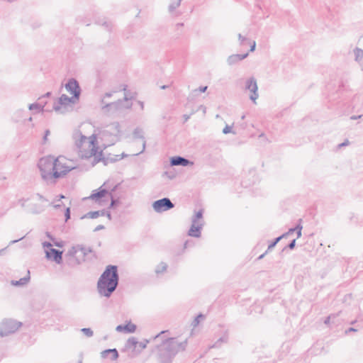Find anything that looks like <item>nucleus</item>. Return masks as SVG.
<instances>
[{
  "label": "nucleus",
  "mask_w": 363,
  "mask_h": 363,
  "mask_svg": "<svg viewBox=\"0 0 363 363\" xmlns=\"http://www.w3.org/2000/svg\"><path fill=\"white\" fill-rule=\"evenodd\" d=\"M73 138L80 157L89 159L94 156L95 159L98 158L97 162L102 160L104 164L106 165L108 164V159L101 157V151L97 155L98 146L95 135H93L87 138L82 135L80 131H76L73 134Z\"/></svg>",
  "instance_id": "nucleus-1"
},
{
  "label": "nucleus",
  "mask_w": 363,
  "mask_h": 363,
  "mask_svg": "<svg viewBox=\"0 0 363 363\" xmlns=\"http://www.w3.org/2000/svg\"><path fill=\"white\" fill-rule=\"evenodd\" d=\"M119 281L118 267L108 265L101 274L97 283V289L100 295L109 298L117 289Z\"/></svg>",
  "instance_id": "nucleus-2"
},
{
  "label": "nucleus",
  "mask_w": 363,
  "mask_h": 363,
  "mask_svg": "<svg viewBox=\"0 0 363 363\" xmlns=\"http://www.w3.org/2000/svg\"><path fill=\"white\" fill-rule=\"evenodd\" d=\"M187 345V340L179 342L176 338L169 337L162 341L158 347L157 361L159 363H172L175 356L184 351Z\"/></svg>",
  "instance_id": "nucleus-3"
},
{
  "label": "nucleus",
  "mask_w": 363,
  "mask_h": 363,
  "mask_svg": "<svg viewBox=\"0 0 363 363\" xmlns=\"http://www.w3.org/2000/svg\"><path fill=\"white\" fill-rule=\"evenodd\" d=\"M43 180L47 184L53 185L52 172L55 170V157L49 155L42 157L38 164Z\"/></svg>",
  "instance_id": "nucleus-4"
},
{
  "label": "nucleus",
  "mask_w": 363,
  "mask_h": 363,
  "mask_svg": "<svg viewBox=\"0 0 363 363\" xmlns=\"http://www.w3.org/2000/svg\"><path fill=\"white\" fill-rule=\"evenodd\" d=\"M72 169L67 165L65 157L60 156L55 158V170L52 172L53 185L56 184L57 179L65 176Z\"/></svg>",
  "instance_id": "nucleus-5"
},
{
  "label": "nucleus",
  "mask_w": 363,
  "mask_h": 363,
  "mask_svg": "<svg viewBox=\"0 0 363 363\" xmlns=\"http://www.w3.org/2000/svg\"><path fill=\"white\" fill-rule=\"evenodd\" d=\"M22 323L13 319H4L0 324V336L4 337L15 333Z\"/></svg>",
  "instance_id": "nucleus-6"
},
{
  "label": "nucleus",
  "mask_w": 363,
  "mask_h": 363,
  "mask_svg": "<svg viewBox=\"0 0 363 363\" xmlns=\"http://www.w3.org/2000/svg\"><path fill=\"white\" fill-rule=\"evenodd\" d=\"M92 252L91 247H86L85 246L77 245L72 247L68 251V255L72 257H76L77 264H79L82 262L86 260V257Z\"/></svg>",
  "instance_id": "nucleus-7"
},
{
  "label": "nucleus",
  "mask_w": 363,
  "mask_h": 363,
  "mask_svg": "<svg viewBox=\"0 0 363 363\" xmlns=\"http://www.w3.org/2000/svg\"><path fill=\"white\" fill-rule=\"evenodd\" d=\"M174 207V204L169 198H162L153 202L152 208L157 213H162Z\"/></svg>",
  "instance_id": "nucleus-8"
},
{
  "label": "nucleus",
  "mask_w": 363,
  "mask_h": 363,
  "mask_svg": "<svg viewBox=\"0 0 363 363\" xmlns=\"http://www.w3.org/2000/svg\"><path fill=\"white\" fill-rule=\"evenodd\" d=\"M78 99H74V96L69 97L66 94H62L57 102L53 104V110L56 112H61L62 106L65 108L69 104H75Z\"/></svg>",
  "instance_id": "nucleus-9"
},
{
  "label": "nucleus",
  "mask_w": 363,
  "mask_h": 363,
  "mask_svg": "<svg viewBox=\"0 0 363 363\" xmlns=\"http://www.w3.org/2000/svg\"><path fill=\"white\" fill-rule=\"evenodd\" d=\"M101 104H104L102 106V110L105 112H115L118 111H122L123 109H125L124 108L123 101L121 99H118L116 101L112 102V103H105L104 99H101Z\"/></svg>",
  "instance_id": "nucleus-10"
},
{
  "label": "nucleus",
  "mask_w": 363,
  "mask_h": 363,
  "mask_svg": "<svg viewBox=\"0 0 363 363\" xmlns=\"http://www.w3.org/2000/svg\"><path fill=\"white\" fill-rule=\"evenodd\" d=\"M65 89L67 91L72 94L74 99L79 100L81 94V89L78 82L75 79H69L67 83L65 84Z\"/></svg>",
  "instance_id": "nucleus-11"
},
{
  "label": "nucleus",
  "mask_w": 363,
  "mask_h": 363,
  "mask_svg": "<svg viewBox=\"0 0 363 363\" xmlns=\"http://www.w3.org/2000/svg\"><path fill=\"white\" fill-rule=\"evenodd\" d=\"M245 89L251 92L250 99L255 103L256 99L259 97V94L257 93V81L254 77H250L246 81Z\"/></svg>",
  "instance_id": "nucleus-12"
},
{
  "label": "nucleus",
  "mask_w": 363,
  "mask_h": 363,
  "mask_svg": "<svg viewBox=\"0 0 363 363\" xmlns=\"http://www.w3.org/2000/svg\"><path fill=\"white\" fill-rule=\"evenodd\" d=\"M106 185V182H104V184L98 189L93 191L92 194L87 199L100 203L101 201V199L106 196H108V194L110 193L109 190L104 188Z\"/></svg>",
  "instance_id": "nucleus-13"
},
{
  "label": "nucleus",
  "mask_w": 363,
  "mask_h": 363,
  "mask_svg": "<svg viewBox=\"0 0 363 363\" xmlns=\"http://www.w3.org/2000/svg\"><path fill=\"white\" fill-rule=\"evenodd\" d=\"M45 257L47 259H52L57 264H61L62 262V251H60L55 248H50L45 251Z\"/></svg>",
  "instance_id": "nucleus-14"
},
{
  "label": "nucleus",
  "mask_w": 363,
  "mask_h": 363,
  "mask_svg": "<svg viewBox=\"0 0 363 363\" xmlns=\"http://www.w3.org/2000/svg\"><path fill=\"white\" fill-rule=\"evenodd\" d=\"M133 136L135 139H142L143 140L142 150L140 152L133 154V155H138L145 151V147H146V140L144 137L143 130L140 127L135 128L133 132Z\"/></svg>",
  "instance_id": "nucleus-15"
},
{
  "label": "nucleus",
  "mask_w": 363,
  "mask_h": 363,
  "mask_svg": "<svg viewBox=\"0 0 363 363\" xmlns=\"http://www.w3.org/2000/svg\"><path fill=\"white\" fill-rule=\"evenodd\" d=\"M203 223V220H201L200 223H192L189 230L188 235L191 237L199 238Z\"/></svg>",
  "instance_id": "nucleus-16"
},
{
  "label": "nucleus",
  "mask_w": 363,
  "mask_h": 363,
  "mask_svg": "<svg viewBox=\"0 0 363 363\" xmlns=\"http://www.w3.org/2000/svg\"><path fill=\"white\" fill-rule=\"evenodd\" d=\"M192 164L188 159L181 156H175L172 157L170 159V165L171 166H182L186 167L189 164Z\"/></svg>",
  "instance_id": "nucleus-17"
},
{
  "label": "nucleus",
  "mask_w": 363,
  "mask_h": 363,
  "mask_svg": "<svg viewBox=\"0 0 363 363\" xmlns=\"http://www.w3.org/2000/svg\"><path fill=\"white\" fill-rule=\"evenodd\" d=\"M248 56V53L240 55V54H235L231 55L228 57L227 62L229 65H233L239 62L242 61V60L245 59Z\"/></svg>",
  "instance_id": "nucleus-18"
},
{
  "label": "nucleus",
  "mask_w": 363,
  "mask_h": 363,
  "mask_svg": "<svg viewBox=\"0 0 363 363\" xmlns=\"http://www.w3.org/2000/svg\"><path fill=\"white\" fill-rule=\"evenodd\" d=\"M104 215H105V210L89 211V212L86 213V214L83 215L81 217V219H84V218L95 219V218H98L99 216H104Z\"/></svg>",
  "instance_id": "nucleus-19"
},
{
  "label": "nucleus",
  "mask_w": 363,
  "mask_h": 363,
  "mask_svg": "<svg viewBox=\"0 0 363 363\" xmlns=\"http://www.w3.org/2000/svg\"><path fill=\"white\" fill-rule=\"evenodd\" d=\"M126 87L127 86L125 85L123 88L125 96L123 99L121 100L123 101L124 108L125 109H129L132 107L133 105L132 102L130 101L133 99V96L127 91Z\"/></svg>",
  "instance_id": "nucleus-20"
},
{
  "label": "nucleus",
  "mask_w": 363,
  "mask_h": 363,
  "mask_svg": "<svg viewBox=\"0 0 363 363\" xmlns=\"http://www.w3.org/2000/svg\"><path fill=\"white\" fill-rule=\"evenodd\" d=\"M118 186V184L115 185L110 190V193L108 195V196L110 197V199H111V203H110L109 208H114L115 206H116L120 203L119 199H115L113 197V192H114L117 189Z\"/></svg>",
  "instance_id": "nucleus-21"
},
{
  "label": "nucleus",
  "mask_w": 363,
  "mask_h": 363,
  "mask_svg": "<svg viewBox=\"0 0 363 363\" xmlns=\"http://www.w3.org/2000/svg\"><path fill=\"white\" fill-rule=\"evenodd\" d=\"M138 344L139 342L138 341L137 338L135 337H131L126 341L125 347L128 350H134Z\"/></svg>",
  "instance_id": "nucleus-22"
},
{
  "label": "nucleus",
  "mask_w": 363,
  "mask_h": 363,
  "mask_svg": "<svg viewBox=\"0 0 363 363\" xmlns=\"http://www.w3.org/2000/svg\"><path fill=\"white\" fill-rule=\"evenodd\" d=\"M228 340V335L227 333H225L222 337L217 340L214 344L209 346V348H219L223 343H226Z\"/></svg>",
  "instance_id": "nucleus-23"
},
{
  "label": "nucleus",
  "mask_w": 363,
  "mask_h": 363,
  "mask_svg": "<svg viewBox=\"0 0 363 363\" xmlns=\"http://www.w3.org/2000/svg\"><path fill=\"white\" fill-rule=\"evenodd\" d=\"M354 59L359 65H363V50L356 48L354 50Z\"/></svg>",
  "instance_id": "nucleus-24"
},
{
  "label": "nucleus",
  "mask_w": 363,
  "mask_h": 363,
  "mask_svg": "<svg viewBox=\"0 0 363 363\" xmlns=\"http://www.w3.org/2000/svg\"><path fill=\"white\" fill-rule=\"evenodd\" d=\"M28 273L30 274V272L28 271ZM29 280H30V275L28 274L27 277H23L18 281H12L11 284L14 286H23V285H25L26 284H27Z\"/></svg>",
  "instance_id": "nucleus-25"
},
{
  "label": "nucleus",
  "mask_w": 363,
  "mask_h": 363,
  "mask_svg": "<svg viewBox=\"0 0 363 363\" xmlns=\"http://www.w3.org/2000/svg\"><path fill=\"white\" fill-rule=\"evenodd\" d=\"M108 127L110 128V130H112V133L116 135L121 133V126L118 122H113L111 123Z\"/></svg>",
  "instance_id": "nucleus-26"
},
{
  "label": "nucleus",
  "mask_w": 363,
  "mask_h": 363,
  "mask_svg": "<svg viewBox=\"0 0 363 363\" xmlns=\"http://www.w3.org/2000/svg\"><path fill=\"white\" fill-rule=\"evenodd\" d=\"M45 208L43 206L38 204H32L30 208L31 213L38 214L44 211Z\"/></svg>",
  "instance_id": "nucleus-27"
},
{
  "label": "nucleus",
  "mask_w": 363,
  "mask_h": 363,
  "mask_svg": "<svg viewBox=\"0 0 363 363\" xmlns=\"http://www.w3.org/2000/svg\"><path fill=\"white\" fill-rule=\"evenodd\" d=\"M203 211L200 209L199 211L196 213V214L193 216L191 219V223H200L202 220Z\"/></svg>",
  "instance_id": "nucleus-28"
},
{
  "label": "nucleus",
  "mask_w": 363,
  "mask_h": 363,
  "mask_svg": "<svg viewBox=\"0 0 363 363\" xmlns=\"http://www.w3.org/2000/svg\"><path fill=\"white\" fill-rule=\"evenodd\" d=\"M46 103H44V104H41L40 103H33L29 105L28 108L29 110H33L36 109L38 111H41L43 109V107Z\"/></svg>",
  "instance_id": "nucleus-29"
},
{
  "label": "nucleus",
  "mask_w": 363,
  "mask_h": 363,
  "mask_svg": "<svg viewBox=\"0 0 363 363\" xmlns=\"http://www.w3.org/2000/svg\"><path fill=\"white\" fill-rule=\"evenodd\" d=\"M167 269V264L164 262H161L155 269V273L159 274L165 272Z\"/></svg>",
  "instance_id": "nucleus-30"
},
{
  "label": "nucleus",
  "mask_w": 363,
  "mask_h": 363,
  "mask_svg": "<svg viewBox=\"0 0 363 363\" xmlns=\"http://www.w3.org/2000/svg\"><path fill=\"white\" fill-rule=\"evenodd\" d=\"M125 332L130 333H134L136 330V325L135 324H133L131 323H129L126 325H125Z\"/></svg>",
  "instance_id": "nucleus-31"
},
{
  "label": "nucleus",
  "mask_w": 363,
  "mask_h": 363,
  "mask_svg": "<svg viewBox=\"0 0 363 363\" xmlns=\"http://www.w3.org/2000/svg\"><path fill=\"white\" fill-rule=\"evenodd\" d=\"M301 219L299 220V223L295 227V232H296L297 238L301 236L302 225H301Z\"/></svg>",
  "instance_id": "nucleus-32"
},
{
  "label": "nucleus",
  "mask_w": 363,
  "mask_h": 363,
  "mask_svg": "<svg viewBox=\"0 0 363 363\" xmlns=\"http://www.w3.org/2000/svg\"><path fill=\"white\" fill-rule=\"evenodd\" d=\"M203 318L204 315L203 314L200 313L199 315H198L192 322L193 327H196L199 325L200 320Z\"/></svg>",
  "instance_id": "nucleus-33"
},
{
  "label": "nucleus",
  "mask_w": 363,
  "mask_h": 363,
  "mask_svg": "<svg viewBox=\"0 0 363 363\" xmlns=\"http://www.w3.org/2000/svg\"><path fill=\"white\" fill-rule=\"evenodd\" d=\"M238 38H239L240 45H245V43L247 44H251L250 40L249 39H247V38L243 37L240 33L238 34Z\"/></svg>",
  "instance_id": "nucleus-34"
},
{
  "label": "nucleus",
  "mask_w": 363,
  "mask_h": 363,
  "mask_svg": "<svg viewBox=\"0 0 363 363\" xmlns=\"http://www.w3.org/2000/svg\"><path fill=\"white\" fill-rule=\"evenodd\" d=\"M81 331L89 337L93 336L94 334L92 330L89 328H84L81 330Z\"/></svg>",
  "instance_id": "nucleus-35"
},
{
  "label": "nucleus",
  "mask_w": 363,
  "mask_h": 363,
  "mask_svg": "<svg viewBox=\"0 0 363 363\" xmlns=\"http://www.w3.org/2000/svg\"><path fill=\"white\" fill-rule=\"evenodd\" d=\"M109 351L111 352V360H116L118 357V352L116 349H109Z\"/></svg>",
  "instance_id": "nucleus-36"
},
{
  "label": "nucleus",
  "mask_w": 363,
  "mask_h": 363,
  "mask_svg": "<svg viewBox=\"0 0 363 363\" xmlns=\"http://www.w3.org/2000/svg\"><path fill=\"white\" fill-rule=\"evenodd\" d=\"M281 240L279 237L276 238L268 246L267 250H270L274 248L276 245Z\"/></svg>",
  "instance_id": "nucleus-37"
},
{
  "label": "nucleus",
  "mask_w": 363,
  "mask_h": 363,
  "mask_svg": "<svg viewBox=\"0 0 363 363\" xmlns=\"http://www.w3.org/2000/svg\"><path fill=\"white\" fill-rule=\"evenodd\" d=\"M101 25L108 31H110L112 28V24L111 22L104 21Z\"/></svg>",
  "instance_id": "nucleus-38"
},
{
  "label": "nucleus",
  "mask_w": 363,
  "mask_h": 363,
  "mask_svg": "<svg viewBox=\"0 0 363 363\" xmlns=\"http://www.w3.org/2000/svg\"><path fill=\"white\" fill-rule=\"evenodd\" d=\"M296 239H293L289 244L287 246H286L283 250H284L286 248H289L290 250H293L295 246H296Z\"/></svg>",
  "instance_id": "nucleus-39"
},
{
  "label": "nucleus",
  "mask_w": 363,
  "mask_h": 363,
  "mask_svg": "<svg viewBox=\"0 0 363 363\" xmlns=\"http://www.w3.org/2000/svg\"><path fill=\"white\" fill-rule=\"evenodd\" d=\"M65 221H67L70 218V208L67 207L65 212Z\"/></svg>",
  "instance_id": "nucleus-40"
},
{
  "label": "nucleus",
  "mask_w": 363,
  "mask_h": 363,
  "mask_svg": "<svg viewBox=\"0 0 363 363\" xmlns=\"http://www.w3.org/2000/svg\"><path fill=\"white\" fill-rule=\"evenodd\" d=\"M232 132V127L231 126H229V125H226L223 129V134H228V133H230Z\"/></svg>",
  "instance_id": "nucleus-41"
},
{
  "label": "nucleus",
  "mask_w": 363,
  "mask_h": 363,
  "mask_svg": "<svg viewBox=\"0 0 363 363\" xmlns=\"http://www.w3.org/2000/svg\"><path fill=\"white\" fill-rule=\"evenodd\" d=\"M164 175L167 176L170 179H172L175 177L174 172H164Z\"/></svg>",
  "instance_id": "nucleus-42"
},
{
  "label": "nucleus",
  "mask_w": 363,
  "mask_h": 363,
  "mask_svg": "<svg viewBox=\"0 0 363 363\" xmlns=\"http://www.w3.org/2000/svg\"><path fill=\"white\" fill-rule=\"evenodd\" d=\"M111 354V352L109 351V349L105 350L101 352V357L103 358H106L108 357V354Z\"/></svg>",
  "instance_id": "nucleus-43"
},
{
  "label": "nucleus",
  "mask_w": 363,
  "mask_h": 363,
  "mask_svg": "<svg viewBox=\"0 0 363 363\" xmlns=\"http://www.w3.org/2000/svg\"><path fill=\"white\" fill-rule=\"evenodd\" d=\"M125 325H118L116 327V330L117 332H122V331H125Z\"/></svg>",
  "instance_id": "nucleus-44"
},
{
  "label": "nucleus",
  "mask_w": 363,
  "mask_h": 363,
  "mask_svg": "<svg viewBox=\"0 0 363 363\" xmlns=\"http://www.w3.org/2000/svg\"><path fill=\"white\" fill-rule=\"evenodd\" d=\"M36 196L38 198V199L40 201H48V199H45L43 195H41L40 194L38 193L36 194Z\"/></svg>",
  "instance_id": "nucleus-45"
},
{
  "label": "nucleus",
  "mask_w": 363,
  "mask_h": 363,
  "mask_svg": "<svg viewBox=\"0 0 363 363\" xmlns=\"http://www.w3.org/2000/svg\"><path fill=\"white\" fill-rule=\"evenodd\" d=\"M50 132L49 130H46L45 131V135H44L43 138L44 143L46 142V140L48 139V136L50 135Z\"/></svg>",
  "instance_id": "nucleus-46"
},
{
  "label": "nucleus",
  "mask_w": 363,
  "mask_h": 363,
  "mask_svg": "<svg viewBox=\"0 0 363 363\" xmlns=\"http://www.w3.org/2000/svg\"><path fill=\"white\" fill-rule=\"evenodd\" d=\"M104 228H105V226H104V225H97V226L94 228V232H97V231H99V230H104Z\"/></svg>",
  "instance_id": "nucleus-47"
},
{
  "label": "nucleus",
  "mask_w": 363,
  "mask_h": 363,
  "mask_svg": "<svg viewBox=\"0 0 363 363\" xmlns=\"http://www.w3.org/2000/svg\"><path fill=\"white\" fill-rule=\"evenodd\" d=\"M43 246L44 247H47V248H49V249L52 248V244L50 242H47V241L43 242Z\"/></svg>",
  "instance_id": "nucleus-48"
},
{
  "label": "nucleus",
  "mask_w": 363,
  "mask_h": 363,
  "mask_svg": "<svg viewBox=\"0 0 363 363\" xmlns=\"http://www.w3.org/2000/svg\"><path fill=\"white\" fill-rule=\"evenodd\" d=\"M147 342H148V341H147L146 342H139V344L138 345H139L141 350H143L146 347Z\"/></svg>",
  "instance_id": "nucleus-49"
},
{
  "label": "nucleus",
  "mask_w": 363,
  "mask_h": 363,
  "mask_svg": "<svg viewBox=\"0 0 363 363\" xmlns=\"http://www.w3.org/2000/svg\"><path fill=\"white\" fill-rule=\"evenodd\" d=\"M28 201V199H20L19 200V203L21 204V206L22 207H25L26 206V202Z\"/></svg>",
  "instance_id": "nucleus-50"
},
{
  "label": "nucleus",
  "mask_w": 363,
  "mask_h": 363,
  "mask_svg": "<svg viewBox=\"0 0 363 363\" xmlns=\"http://www.w3.org/2000/svg\"><path fill=\"white\" fill-rule=\"evenodd\" d=\"M207 89H208V86H200L198 90L200 92H205L207 90Z\"/></svg>",
  "instance_id": "nucleus-51"
},
{
  "label": "nucleus",
  "mask_w": 363,
  "mask_h": 363,
  "mask_svg": "<svg viewBox=\"0 0 363 363\" xmlns=\"http://www.w3.org/2000/svg\"><path fill=\"white\" fill-rule=\"evenodd\" d=\"M54 245L58 247H62L64 246L63 242H55Z\"/></svg>",
  "instance_id": "nucleus-52"
},
{
  "label": "nucleus",
  "mask_w": 363,
  "mask_h": 363,
  "mask_svg": "<svg viewBox=\"0 0 363 363\" xmlns=\"http://www.w3.org/2000/svg\"><path fill=\"white\" fill-rule=\"evenodd\" d=\"M290 235H291V234L289 233V231H287L286 233H285L282 234L281 235H280V236H279V238H281V240L282 238H287V237H288V236H289Z\"/></svg>",
  "instance_id": "nucleus-53"
},
{
  "label": "nucleus",
  "mask_w": 363,
  "mask_h": 363,
  "mask_svg": "<svg viewBox=\"0 0 363 363\" xmlns=\"http://www.w3.org/2000/svg\"><path fill=\"white\" fill-rule=\"evenodd\" d=\"M290 235H291V234L289 233V231H287L286 233H285L282 234L281 235H280V236H279V238H281V240L282 238H287V237H288V236H289Z\"/></svg>",
  "instance_id": "nucleus-54"
},
{
  "label": "nucleus",
  "mask_w": 363,
  "mask_h": 363,
  "mask_svg": "<svg viewBox=\"0 0 363 363\" xmlns=\"http://www.w3.org/2000/svg\"><path fill=\"white\" fill-rule=\"evenodd\" d=\"M256 43L255 41H253L252 45H250V52H253L255 50Z\"/></svg>",
  "instance_id": "nucleus-55"
},
{
  "label": "nucleus",
  "mask_w": 363,
  "mask_h": 363,
  "mask_svg": "<svg viewBox=\"0 0 363 363\" xmlns=\"http://www.w3.org/2000/svg\"><path fill=\"white\" fill-rule=\"evenodd\" d=\"M126 156H127L126 155H125L124 153H123V154L121 155V157H120V158H117V159H111L110 160H111V162H115V161H117V160H121L122 158H123V157H126Z\"/></svg>",
  "instance_id": "nucleus-56"
},
{
  "label": "nucleus",
  "mask_w": 363,
  "mask_h": 363,
  "mask_svg": "<svg viewBox=\"0 0 363 363\" xmlns=\"http://www.w3.org/2000/svg\"><path fill=\"white\" fill-rule=\"evenodd\" d=\"M348 144H349V141L347 140H346L345 142L340 143L338 146L340 147H342L348 145Z\"/></svg>",
  "instance_id": "nucleus-57"
},
{
  "label": "nucleus",
  "mask_w": 363,
  "mask_h": 363,
  "mask_svg": "<svg viewBox=\"0 0 363 363\" xmlns=\"http://www.w3.org/2000/svg\"><path fill=\"white\" fill-rule=\"evenodd\" d=\"M104 216H106L109 220H111V214L109 211H105V215Z\"/></svg>",
  "instance_id": "nucleus-58"
},
{
  "label": "nucleus",
  "mask_w": 363,
  "mask_h": 363,
  "mask_svg": "<svg viewBox=\"0 0 363 363\" xmlns=\"http://www.w3.org/2000/svg\"><path fill=\"white\" fill-rule=\"evenodd\" d=\"M51 95V92H47L44 96L39 98V100H42L45 97H49Z\"/></svg>",
  "instance_id": "nucleus-59"
},
{
  "label": "nucleus",
  "mask_w": 363,
  "mask_h": 363,
  "mask_svg": "<svg viewBox=\"0 0 363 363\" xmlns=\"http://www.w3.org/2000/svg\"><path fill=\"white\" fill-rule=\"evenodd\" d=\"M362 115H359V116H352L350 117V118L352 120H356V119H358V118H362Z\"/></svg>",
  "instance_id": "nucleus-60"
},
{
  "label": "nucleus",
  "mask_w": 363,
  "mask_h": 363,
  "mask_svg": "<svg viewBox=\"0 0 363 363\" xmlns=\"http://www.w3.org/2000/svg\"><path fill=\"white\" fill-rule=\"evenodd\" d=\"M183 118H184V122H186L190 118V116L187 115V114H184L183 116Z\"/></svg>",
  "instance_id": "nucleus-61"
},
{
  "label": "nucleus",
  "mask_w": 363,
  "mask_h": 363,
  "mask_svg": "<svg viewBox=\"0 0 363 363\" xmlns=\"http://www.w3.org/2000/svg\"><path fill=\"white\" fill-rule=\"evenodd\" d=\"M23 238V237L18 238L17 240H11L9 244L10 245L14 244V243L18 242L19 240H22Z\"/></svg>",
  "instance_id": "nucleus-62"
},
{
  "label": "nucleus",
  "mask_w": 363,
  "mask_h": 363,
  "mask_svg": "<svg viewBox=\"0 0 363 363\" xmlns=\"http://www.w3.org/2000/svg\"><path fill=\"white\" fill-rule=\"evenodd\" d=\"M50 205H52L56 209H58V208H61V206H62V204H52V203H50Z\"/></svg>",
  "instance_id": "nucleus-63"
},
{
  "label": "nucleus",
  "mask_w": 363,
  "mask_h": 363,
  "mask_svg": "<svg viewBox=\"0 0 363 363\" xmlns=\"http://www.w3.org/2000/svg\"><path fill=\"white\" fill-rule=\"evenodd\" d=\"M112 94H113L112 92H107L105 94L104 97L103 99H105L106 97H108V98L111 97L112 96Z\"/></svg>",
  "instance_id": "nucleus-64"
}]
</instances>
